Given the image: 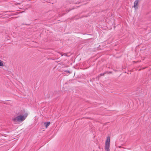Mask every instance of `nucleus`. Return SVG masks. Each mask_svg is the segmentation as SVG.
I'll return each instance as SVG.
<instances>
[{"label":"nucleus","instance_id":"1","mask_svg":"<svg viewBox=\"0 0 151 151\" xmlns=\"http://www.w3.org/2000/svg\"><path fill=\"white\" fill-rule=\"evenodd\" d=\"M27 116L26 115H20L16 117L13 118L12 120L15 123L21 122L25 119Z\"/></svg>","mask_w":151,"mask_h":151},{"label":"nucleus","instance_id":"2","mask_svg":"<svg viewBox=\"0 0 151 151\" xmlns=\"http://www.w3.org/2000/svg\"><path fill=\"white\" fill-rule=\"evenodd\" d=\"M110 137L108 136L105 142V151H110Z\"/></svg>","mask_w":151,"mask_h":151},{"label":"nucleus","instance_id":"3","mask_svg":"<svg viewBox=\"0 0 151 151\" xmlns=\"http://www.w3.org/2000/svg\"><path fill=\"white\" fill-rule=\"evenodd\" d=\"M138 2H139L138 0H136L134 2V6L135 8L136 9L137 8Z\"/></svg>","mask_w":151,"mask_h":151},{"label":"nucleus","instance_id":"4","mask_svg":"<svg viewBox=\"0 0 151 151\" xmlns=\"http://www.w3.org/2000/svg\"><path fill=\"white\" fill-rule=\"evenodd\" d=\"M50 124V122H46L44 123V125L46 128H47L48 126Z\"/></svg>","mask_w":151,"mask_h":151},{"label":"nucleus","instance_id":"5","mask_svg":"<svg viewBox=\"0 0 151 151\" xmlns=\"http://www.w3.org/2000/svg\"><path fill=\"white\" fill-rule=\"evenodd\" d=\"M4 64L3 63V62L1 61V60H0V66H3Z\"/></svg>","mask_w":151,"mask_h":151},{"label":"nucleus","instance_id":"6","mask_svg":"<svg viewBox=\"0 0 151 151\" xmlns=\"http://www.w3.org/2000/svg\"><path fill=\"white\" fill-rule=\"evenodd\" d=\"M104 73H101L100 74V75L101 76H104Z\"/></svg>","mask_w":151,"mask_h":151},{"label":"nucleus","instance_id":"7","mask_svg":"<svg viewBox=\"0 0 151 151\" xmlns=\"http://www.w3.org/2000/svg\"><path fill=\"white\" fill-rule=\"evenodd\" d=\"M66 71L68 73H70V71L69 70L66 71Z\"/></svg>","mask_w":151,"mask_h":151}]
</instances>
